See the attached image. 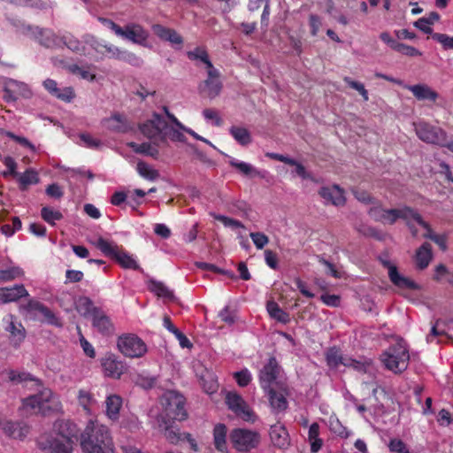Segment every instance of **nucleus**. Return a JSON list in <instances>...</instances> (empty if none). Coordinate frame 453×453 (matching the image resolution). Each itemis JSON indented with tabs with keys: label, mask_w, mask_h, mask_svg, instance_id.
I'll return each mask as SVG.
<instances>
[{
	"label": "nucleus",
	"mask_w": 453,
	"mask_h": 453,
	"mask_svg": "<svg viewBox=\"0 0 453 453\" xmlns=\"http://www.w3.org/2000/svg\"><path fill=\"white\" fill-rule=\"evenodd\" d=\"M87 453H113L109 429L96 418L87 420Z\"/></svg>",
	"instance_id": "obj_1"
},
{
	"label": "nucleus",
	"mask_w": 453,
	"mask_h": 453,
	"mask_svg": "<svg viewBox=\"0 0 453 453\" xmlns=\"http://www.w3.org/2000/svg\"><path fill=\"white\" fill-rule=\"evenodd\" d=\"M90 243L105 257L116 262L121 268L142 271L136 258L127 251L122 245H118L114 242H109L103 237H99L96 241H90Z\"/></svg>",
	"instance_id": "obj_2"
},
{
	"label": "nucleus",
	"mask_w": 453,
	"mask_h": 453,
	"mask_svg": "<svg viewBox=\"0 0 453 453\" xmlns=\"http://www.w3.org/2000/svg\"><path fill=\"white\" fill-rule=\"evenodd\" d=\"M22 408L46 416L60 411L62 405L58 396L54 395L49 388H43L38 394L24 398Z\"/></svg>",
	"instance_id": "obj_3"
},
{
	"label": "nucleus",
	"mask_w": 453,
	"mask_h": 453,
	"mask_svg": "<svg viewBox=\"0 0 453 453\" xmlns=\"http://www.w3.org/2000/svg\"><path fill=\"white\" fill-rule=\"evenodd\" d=\"M165 416L173 420L183 421L188 418L186 399L177 391L168 390L160 398Z\"/></svg>",
	"instance_id": "obj_4"
},
{
	"label": "nucleus",
	"mask_w": 453,
	"mask_h": 453,
	"mask_svg": "<svg viewBox=\"0 0 453 453\" xmlns=\"http://www.w3.org/2000/svg\"><path fill=\"white\" fill-rule=\"evenodd\" d=\"M233 448L240 453H248L258 447L261 436L258 432L246 428H234L229 434Z\"/></svg>",
	"instance_id": "obj_5"
},
{
	"label": "nucleus",
	"mask_w": 453,
	"mask_h": 453,
	"mask_svg": "<svg viewBox=\"0 0 453 453\" xmlns=\"http://www.w3.org/2000/svg\"><path fill=\"white\" fill-rule=\"evenodd\" d=\"M87 319L90 320L92 327L103 336H110L114 334L115 327L111 318L102 308L95 306L88 297Z\"/></svg>",
	"instance_id": "obj_6"
},
{
	"label": "nucleus",
	"mask_w": 453,
	"mask_h": 453,
	"mask_svg": "<svg viewBox=\"0 0 453 453\" xmlns=\"http://www.w3.org/2000/svg\"><path fill=\"white\" fill-rule=\"evenodd\" d=\"M118 349L130 358H138L147 352V345L134 334H123L117 340Z\"/></svg>",
	"instance_id": "obj_7"
},
{
	"label": "nucleus",
	"mask_w": 453,
	"mask_h": 453,
	"mask_svg": "<svg viewBox=\"0 0 453 453\" xmlns=\"http://www.w3.org/2000/svg\"><path fill=\"white\" fill-rule=\"evenodd\" d=\"M411 212L412 208L410 206L394 209H384L381 206H373L370 208L368 214L377 222L393 225L399 219H407Z\"/></svg>",
	"instance_id": "obj_8"
},
{
	"label": "nucleus",
	"mask_w": 453,
	"mask_h": 453,
	"mask_svg": "<svg viewBox=\"0 0 453 453\" xmlns=\"http://www.w3.org/2000/svg\"><path fill=\"white\" fill-rule=\"evenodd\" d=\"M415 132L418 137L426 143L444 147L448 141L447 133L442 128L426 122L415 124Z\"/></svg>",
	"instance_id": "obj_9"
},
{
	"label": "nucleus",
	"mask_w": 453,
	"mask_h": 453,
	"mask_svg": "<svg viewBox=\"0 0 453 453\" xmlns=\"http://www.w3.org/2000/svg\"><path fill=\"white\" fill-rule=\"evenodd\" d=\"M226 403L239 418L247 422H255L256 415L243 398L235 392H228L225 398Z\"/></svg>",
	"instance_id": "obj_10"
},
{
	"label": "nucleus",
	"mask_w": 453,
	"mask_h": 453,
	"mask_svg": "<svg viewBox=\"0 0 453 453\" xmlns=\"http://www.w3.org/2000/svg\"><path fill=\"white\" fill-rule=\"evenodd\" d=\"M409 358L408 350L404 346L399 343L390 346L380 356V360L387 369L406 365Z\"/></svg>",
	"instance_id": "obj_11"
},
{
	"label": "nucleus",
	"mask_w": 453,
	"mask_h": 453,
	"mask_svg": "<svg viewBox=\"0 0 453 453\" xmlns=\"http://www.w3.org/2000/svg\"><path fill=\"white\" fill-rule=\"evenodd\" d=\"M54 431L59 438L67 440L69 443L77 444L80 440L81 448L85 451V438L82 434L79 437L80 430L77 426L70 420H58L54 424Z\"/></svg>",
	"instance_id": "obj_12"
},
{
	"label": "nucleus",
	"mask_w": 453,
	"mask_h": 453,
	"mask_svg": "<svg viewBox=\"0 0 453 453\" xmlns=\"http://www.w3.org/2000/svg\"><path fill=\"white\" fill-rule=\"evenodd\" d=\"M165 119L158 113H153L152 118L140 126L142 134L157 145L162 142Z\"/></svg>",
	"instance_id": "obj_13"
},
{
	"label": "nucleus",
	"mask_w": 453,
	"mask_h": 453,
	"mask_svg": "<svg viewBox=\"0 0 453 453\" xmlns=\"http://www.w3.org/2000/svg\"><path fill=\"white\" fill-rule=\"evenodd\" d=\"M24 34L31 36L37 41L42 46L46 48H53L59 44V38L54 32L48 28H41L27 25L24 27Z\"/></svg>",
	"instance_id": "obj_14"
},
{
	"label": "nucleus",
	"mask_w": 453,
	"mask_h": 453,
	"mask_svg": "<svg viewBox=\"0 0 453 453\" xmlns=\"http://www.w3.org/2000/svg\"><path fill=\"white\" fill-rule=\"evenodd\" d=\"M381 265L388 270V277L390 281L398 288L418 290L420 288L414 280L401 275L397 267L386 259H380Z\"/></svg>",
	"instance_id": "obj_15"
},
{
	"label": "nucleus",
	"mask_w": 453,
	"mask_h": 453,
	"mask_svg": "<svg viewBox=\"0 0 453 453\" xmlns=\"http://www.w3.org/2000/svg\"><path fill=\"white\" fill-rule=\"evenodd\" d=\"M208 77L199 86L203 96L213 99L218 96L222 89V83L219 81V72L213 68L207 71Z\"/></svg>",
	"instance_id": "obj_16"
},
{
	"label": "nucleus",
	"mask_w": 453,
	"mask_h": 453,
	"mask_svg": "<svg viewBox=\"0 0 453 453\" xmlns=\"http://www.w3.org/2000/svg\"><path fill=\"white\" fill-rule=\"evenodd\" d=\"M119 37L131 41L134 43L145 46L149 38V33L139 24L129 23L122 27V35Z\"/></svg>",
	"instance_id": "obj_17"
},
{
	"label": "nucleus",
	"mask_w": 453,
	"mask_h": 453,
	"mask_svg": "<svg viewBox=\"0 0 453 453\" xmlns=\"http://www.w3.org/2000/svg\"><path fill=\"white\" fill-rule=\"evenodd\" d=\"M23 309L26 310L28 313H41L44 317L46 322L50 325L62 326L60 319L54 314V312L51 311L43 303L35 299L28 300L27 304L23 306Z\"/></svg>",
	"instance_id": "obj_18"
},
{
	"label": "nucleus",
	"mask_w": 453,
	"mask_h": 453,
	"mask_svg": "<svg viewBox=\"0 0 453 453\" xmlns=\"http://www.w3.org/2000/svg\"><path fill=\"white\" fill-rule=\"evenodd\" d=\"M43 87L52 96L65 103L71 102L75 96L73 88H58L57 81L50 78L43 81Z\"/></svg>",
	"instance_id": "obj_19"
},
{
	"label": "nucleus",
	"mask_w": 453,
	"mask_h": 453,
	"mask_svg": "<svg viewBox=\"0 0 453 453\" xmlns=\"http://www.w3.org/2000/svg\"><path fill=\"white\" fill-rule=\"evenodd\" d=\"M319 194L326 203H331L335 206H342L346 203L344 190L338 185L323 187L319 189Z\"/></svg>",
	"instance_id": "obj_20"
},
{
	"label": "nucleus",
	"mask_w": 453,
	"mask_h": 453,
	"mask_svg": "<svg viewBox=\"0 0 453 453\" xmlns=\"http://www.w3.org/2000/svg\"><path fill=\"white\" fill-rule=\"evenodd\" d=\"M326 363L328 366H338L342 365L346 367L358 368L357 361L351 358L344 357L340 350L336 347L328 349L326 354Z\"/></svg>",
	"instance_id": "obj_21"
},
{
	"label": "nucleus",
	"mask_w": 453,
	"mask_h": 453,
	"mask_svg": "<svg viewBox=\"0 0 453 453\" xmlns=\"http://www.w3.org/2000/svg\"><path fill=\"white\" fill-rule=\"evenodd\" d=\"M6 377L13 384H23L27 387L28 384L32 383L35 388L42 387V382L39 379L20 370H7Z\"/></svg>",
	"instance_id": "obj_22"
},
{
	"label": "nucleus",
	"mask_w": 453,
	"mask_h": 453,
	"mask_svg": "<svg viewBox=\"0 0 453 453\" xmlns=\"http://www.w3.org/2000/svg\"><path fill=\"white\" fill-rule=\"evenodd\" d=\"M29 294L23 284H18L11 288H0V302L7 303L16 302Z\"/></svg>",
	"instance_id": "obj_23"
},
{
	"label": "nucleus",
	"mask_w": 453,
	"mask_h": 453,
	"mask_svg": "<svg viewBox=\"0 0 453 453\" xmlns=\"http://www.w3.org/2000/svg\"><path fill=\"white\" fill-rule=\"evenodd\" d=\"M270 439L273 444L280 449H286L290 444L288 433L281 424H275L271 426Z\"/></svg>",
	"instance_id": "obj_24"
},
{
	"label": "nucleus",
	"mask_w": 453,
	"mask_h": 453,
	"mask_svg": "<svg viewBox=\"0 0 453 453\" xmlns=\"http://www.w3.org/2000/svg\"><path fill=\"white\" fill-rule=\"evenodd\" d=\"M152 31L163 41L178 45H181L183 43L182 37L173 28L165 27L160 24H155L152 26Z\"/></svg>",
	"instance_id": "obj_25"
},
{
	"label": "nucleus",
	"mask_w": 453,
	"mask_h": 453,
	"mask_svg": "<svg viewBox=\"0 0 453 453\" xmlns=\"http://www.w3.org/2000/svg\"><path fill=\"white\" fill-rule=\"evenodd\" d=\"M122 398L116 395L111 394L105 399V415L111 421H117L119 418V411L122 407Z\"/></svg>",
	"instance_id": "obj_26"
},
{
	"label": "nucleus",
	"mask_w": 453,
	"mask_h": 453,
	"mask_svg": "<svg viewBox=\"0 0 453 453\" xmlns=\"http://www.w3.org/2000/svg\"><path fill=\"white\" fill-rule=\"evenodd\" d=\"M259 378L261 387L267 393L274 389H282V385L278 380L277 370H261Z\"/></svg>",
	"instance_id": "obj_27"
},
{
	"label": "nucleus",
	"mask_w": 453,
	"mask_h": 453,
	"mask_svg": "<svg viewBox=\"0 0 453 453\" xmlns=\"http://www.w3.org/2000/svg\"><path fill=\"white\" fill-rule=\"evenodd\" d=\"M2 428L5 434L14 439L22 440L29 433V426L24 423L6 421Z\"/></svg>",
	"instance_id": "obj_28"
},
{
	"label": "nucleus",
	"mask_w": 453,
	"mask_h": 453,
	"mask_svg": "<svg viewBox=\"0 0 453 453\" xmlns=\"http://www.w3.org/2000/svg\"><path fill=\"white\" fill-rule=\"evenodd\" d=\"M433 258L432 246L428 242H424L415 253L416 266L419 270L426 269Z\"/></svg>",
	"instance_id": "obj_29"
},
{
	"label": "nucleus",
	"mask_w": 453,
	"mask_h": 453,
	"mask_svg": "<svg viewBox=\"0 0 453 453\" xmlns=\"http://www.w3.org/2000/svg\"><path fill=\"white\" fill-rule=\"evenodd\" d=\"M108 51L111 52L115 58L126 62L133 66L139 67L143 64L142 58L128 50H122L117 47H110L108 48Z\"/></svg>",
	"instance_id": "obj_30"
},
{
	"label": "nucleus",
	"mask_w": 453,
	"mask_h": 453,
	"mask_svg": "<svg viewBox=\"0 0 453 453\" xmlns=\"http://www.w3.org/2000/svg\"><path fill=\"white\" fill-rule=\"evenodd\" d=\"M227 428L224 424L219 423L213 428V443L220 453H228L226 444Z\"/></svg>",
	"instance_id": "obj_31"
},
{
	"label": "nucleus",
	"mask_w": 453,
	"mask_h": 453,
	"mask_svg": "<svg viewBox=\"0 0 453 453\" xmlns=\"http://www.w3.org/2000/svg\"><path fill=\"white\" fill-rule=\"evenodd\" d=\"M407 88L412 92L418 100L435 102L438 97V94L425 84L411 85L408 86Z\"/></svg>",
	"instance_id": "obj_32"
},
{
	"label": "nucleus",
	"mask_w": 453,
	"mask_h": 453,
	"mask_svg": "<svg viewBox=\"0 0 453 453\" xmlns=\"http://www.w3.org/2000/svg\"><path fill=\"white\" fill-rule=\"evenodd\" d=\"M197 376L200 379L203 390L207 394H213L218 390L219 383L211 370H202Z\"/></svg>",
	"instance_id": "obj_33"
},
{
	"label": "nucleus",
	"mask_w": 453,
	"mask_h": 453,
	"mask_svg": "<svg viewBox=\"0 0 453 453\" xmlns=\"http://www.w3.org/2000/svg\"><path fill=\"white\" fill-rule=\"evenodd\" d=\"M159 427L165 438L172 444H177L180 441H183V434L179 429L165 420L159 423Z\"/></svg>",
	"instance_id": "obj_34"
},
{
	"label": "nucleus",
	"mask_w": 453,
	"mask_h": 453,
	"mask_svg": "<svg viewBox=\"0 0 453 453\" xmlns=\"http://www.w3.org/2000/svg\"><path fill=\"white\" fill-rule=\"evenodd\" d=\"M74 443H69L67 440L56 437L47 441V447L51 453H73Z\"/></svg>",
	"instance_id": "obj_35"
},
{
	"label": "nucleus",
	"mask_w": 453,
	"mask_h": 453,
	"mask_svg": "<svg viewBox=\"0 0 453 453\" xmlns=\"http://www.w3.org/2000/svg\"><path fill=\"white\" fill-rule=\"evenodd\" d=\"M266 310L271 318L282 324H288L290 321V316L288 312L283 311L280 305L274 302L270 301L266 304Z\"/></svg>",
	"instance_id": "obj_36"
},
{
	"label": "nucleus",
	"mask_w": 453,
	"mask_h": 453,
	"mask_svg": "<svg viewBox=\"0 0 453 453\" xmlns=\"http://www.w3.org/2000/svg\"><path fill=\"white\" fill-rule=\"evenodd\" d=\"M134 383L143 388H150L155 386L157 378L151 375L148 370H140L138 372L132 374Z\"/></svg>",
	"instance_id": "obj_37"
},
{
	"label": "nucleus",
	"mask_w": 453,
	"mask_h": 453,
	"mask_svg": "<svg viewBox=\"0 0 453 453\" xmlns=\"http://www.w3.org/2000/svg\"><path fill=\"white\" fill-rule=\"evenodd\" d=\"M181 131L182 130L179 129L178 127L170 126L165 121V127H164L161 144H167L168 139L173 142H185L186 137Z\"/></svg>",
	"instance_id": "obj_38"
},
{
	"label": "nucleus",
	"mask_w": 453,
	"mask_h": 453,
	"mask_svg": "<svg viewBox=\"0 0 453 453\" xmlns=\"http://www.w3.org/2000/svg\"><path fill=\"white\" fill-rule=\"evenodd\" d=\"M107 127L119 133H126L130 129L127 118L121 114H114L106 120Z\"/></svg>",
	"instance_id": "obj_39"
},
{
	"label": "nucleus",
	"mask_w": 453,
	"mask_h": 453,
	"mask_svg": "<svg viewBox=\"0 0 453 453\" xmlns=\"http://www.w3.org/2000/svg\"><path fill=\"white\" fill-rule=\"evenodd\" d=\"M128 145L135 153L149 156L155 159L158 157L159 151L157 148L150 142L136 143L132 142Z\"/></svg>",
	"instance_id": "obj_40"
},
{
	"label": "nucleus",
	"mask_w": 453,
	"mask_h": 453,
	"mask_svg": "<svg viewBox=\"0 0 453 453\" xmlns=\"http://www.w3.org/2000/svg\"><path fill=\"white\" fill-rule=\"evenodd\" d=\"M230 134L242 146L250 144L252 141L250 133L245 127L232 126L229 129Z\"/></svg>",
	"instance_id": "obj_41"
},
{
	"label": "nucleus",
	"mask_w": 453,
	"mask_h": 453,
	"mask_svg": "<svg viewBox=\"0 0 453 453\" xmlns=\"http://www.w3.org/2000/svg\"><path fill=\"white\" fill-rule=\"evenodd\" d=\"M18 177L19 189L22 191L27 190L28 186L39 182L37 173L31 168L27 169L22 174H19Z\"/></svg>",
	"instance_id": "obj_42"
},
{
	"label": "nucleus",
	"mask_w": 453,
	"mask_h": 453,
	"mask_svg": "<svg viewBox=\"0 0 453 453\" xmlns=\"http://www.w3.org/2000/svg\"><path fill=\"white\" fill-rule=\"evenodd\" d=\"M278 389L268 392L269 400L272 408L276 411L286 410L288 402L285 395L281 392H277Z\"/></svg>",
	"instance_id": "obj_43"
},
{
	"label": "nucleus",
	"mask_w": 453,
	"mask_h": 453,
	"mask_svg": "<svg viewBox=\"0 0 453 453\" xmlns=\"http://www.w3.org/2000/svg\"><path fill=\"white\" fill-rule=\"evenodd\" d=\"M5 87L8 88V91L12 93H15V95L19 96L27 97L30 95V90L28 89L27 86L23 83L17 81L12 79H9L5 84Z\"/></svg>",
	"instance_id": "obj_44"
},
{
	"label": "nucleus",
	"mask_w": 453,
	"mask_h": 453,
	"mask_svg": "<svg viewBox=\"0 0 453 453\" xmlns=\"http://www.w3.org/2000/svg\"><path fill=\"white\" fill-rule=\"evenodd\" d=\"M328 426L331 432L342 438H348L351 435V432L349 431L334 415L330 416Z\"/></svg>",
	"instance_id": "obj_45"
},
{
	"label": "nucleus",
	"mask_w": 453,
	"mask_h": 453,
	"mask_svg": "<svg viewBox=\"0 0 453 453\" xmlns=\"http://www.w3.org/2000/svg\"><path fill=\"white\" fill-rule=\"evenodd\" d=\"M150 289L153 293H155L158 297L165 298V299H173V293L170 290L164 283L151 280L150 281Z\"/></svg>",
	"instance_id": "obj_46"
},
{
	"label": "nucleus",
	"mask_w": 453,
	"mask_h": 453,
	"mask_svg": "<svg viewBox=\"0 0 453 453\" xmlns=\"http://www.w3.org/2000/svg\"><path fill=\"white\" fill-rule=\"evenodd\" d=\"M188 58L190 60L202 61L203 64H205V65L207 67V71L214 68L211 61L209 58V55L204 49L197 47L193 51H188Z\"/></svg>",
	"instance_id": "obj_47"
},
{
	"label": "nucleus",
	"mask_w": 453,
	"mask_h": 453,
	"mask_svg": "<svg viewBox=\"0 0 453 453\" xmlns=\"http://www.w3.org/2000/svg\"><path fill=\"white\" fill-rule=\"evenodd\" d=\"M136 169L141 176L150 180H155L159 176V173L157 170L152 169L147 163L143 161L137 163Z\"/></svg>",
	"instance_id": "obj_48"
},
{
	"label": "nucleus",
	"mask_w": 453,
	"mask_h": 453,
	"mask_svg": "<svg viewBox=\"0 0 453 453\" xmlns=\"http://www.w3.org/2000/svg\"><path fill=\"white\" fill-rule=\"evenodd\" d=\"M21 275H23V271L17 266L0 270V283L13 280Z\"/></svg>",
	"instance_id": "obj_49"
},
{
	"label": "nucleus",
	"mask_w": 453,
	"mask_h": 453,
	"mask_svg": "<svg viewBox=\"0 0 453 453\" xmlns=\"http://www.w3.org/2000/svg\"><path fill=\"white\" fill-rule=\"evenodd\" d=\"M229 165L236 168L241 173L245 176H250L252 174H257L258 172L250 164L245 162L237 161L234 158L229 160Z\"/></svg>",
	"instance_id": "obj_50"
},
{
	"label": "nucleus",
	"mask_w": 453,
	"mask_h": 453,
	"mask_svg": "<svg viewBox=\"0 0 453 453\" xmlns=\"http://www.w3.org/2000/svg\"><path fill=\"white\" fill-rule=\"evenodd\" d=\"M410 216H414V221L426 230V233L423 234L424 238L430 240V236H434L437 234L434 232L429 223L423 219L422 216L418 212V211L412 208V212L410 213Z\"/></svg>",
	"instance_id": "obj_51"
},
{
	"label": "nucleus",
	"mask_w": 453,
	"mask_h": 453,
	"mask_svg": "<svg viewBox=\"0 0 453 453\" xmlns=\"http://www.w3.org/2000/svg\"><path fill=\"white\" fill-rule=\"evenodd\" d=\"M7 331L10 332L11 335L18 342H20L25 339L26 331L24 326L19 323L16 324L13 321H11L9 326L6 328Z\"/></svg>",
	"instance_id": "obj_52"
},
{
	"label": "nucleus",
	"mask_w": 453,
	"mask_h": 453,
	"mask_svg": "<svg viewBox=\"0 0 453 453\" xmlns=\"http://www.w3.org/2000/svg\"><path fill=\"white\" fill-rule=\"evenodd\" d=\"M214 219L221 222L226 227L232 228H245L244 225L235 219H232L221 214L211 213Z\"/></svg>",
	"instance_id": "obj_53"
},
{
	"label": "nucleus",
	"mask_w": 453,
	"mask_h": 453,
	"mask_svg": "<svg viewBox=\"0 0 453 453\" xmlns=\"http://www.w3.org/2000/svg\"><path fill=\"white\" fill-rule=\"evenodd\" d=\"M41 216L47 223L54 225L55 221L60 220L63 215L58 211H54L50 207H43L41 210Z\"/></svg>",
	"instance_id": "obj_54"
},
{
	"label": "nucleus",
	"mask_w": 453,
	"mask_h": 453,
	"mask_svg": "<svg viewBox=\"0 0 453 453\" xmlns=\"http://www.w3.org/2000/svg\"><path fill=\"white\" fill-rule=\"evenodd\" d=\"M102 368H123L119 357L113 353L108 352L101 360Z\"/></svg>",
	"instance_id": "obj_55"
},
{
	"label": "nucleus",
	"mask_w": 453,
	"mask_h": 453,
	"mask_svg": "<svg viewBox=\"0 0 453 453\" xmlns=\"http://www.w3.org/2000/svg\"><path fill=\"white\" fill-rule=\"evenodd\" d=\"M59 40L60 42H63L66 45V47L73 51H78L81 49L84 48L82 42L79 41L71 34L65 35Z\"/></svg>",
	"instance_id": "obj_56"
},
{
	"label": "nucleus",
	"mask_w": 453,
	"mask_h": 453,
	"mask_svg": "<svg viewBox=\"0 0 453 453\" xmlns=\"http://www.w3.org/2000/svg\"><path fill=\"white\" fill-rule=\"evenodd\" d=\"M250 236L257 250H262L269 242V238L262 232H251Z\"/></svg>",
	"instance_id": "obj_57"
},
{
	"label": "nucleus",
	"mask_w": 453,
	"mask_h": 453,
	"mask_svg": "<svg viewBox=\"0 0 453 453\" xmlns=\"http://www.w3.org/2000/svg\"><path fill=\"white\" fill-rule=\"evenodd\" d=\"M394 50L408 57H419L422 55V53L415 47L399 42Z\"/></svg>",
	"instance_id": "obj_58"
},
{
	"label": "nucleus",
	"mask_w": 453,
	"mask_h": 453,
	"mask_svg": "<svg viewBox=\"0 0 453 453\" xmlns=\"http://www.w3.org/2000/svg\"><path fill=\"white\" fill-rule=\"evenodd\" d=\"M196 265L200 269H203L205 271H210V272H213L216 273L226 275V276L230 277L231 279H233L234 277V275L232 272L226 271L224 269H220L219 267H218L217 265H215L213 264L200 262V263H197Z\"/></svg>",
	"instance_id": "obj_59"
},
{
	"label": "nucleus",
	"mask_w": 453,
	"mask_h": 453,
	"mask_svg": "<svg viewBox=\"0 0 453 453\" xmlns=\"http://www.w3.org/2000/svg\"><path fill=\"white\" fill-rule=\"evenodd\" d=\"M343 81L351 88L356 89L357 91H358L359 94L362 96V97H363V99L365 101H368V99H369L368 92H367V90L365 89V86L362 83H360L358 81H355L351 80L349 77H347V76L343 78Z\"/></svg>",
	"instance_id": "obj_60"
},
{
	"label": "nucleus",
	"mask_w": 453,
	"mask_h": 453,
	"mask_svg": "<svg viewBox=\"0 0 453 453\" xmlns=\"http://www.w3.org/2000/svg\"><path fill=\"white\" fill-rule=\"evenodd\" d=\"M432 37L441 43L445 50L453 49V36L446 34L434 33Z\"/></svg>",
	"instance_id": "obj_61"
},
{
	"label": "nucleus",
	"mask_w": 453,
	"mask_h": 453,
	"mask_svg": "<svg viewBox=\"0 0 453 453\" xmlns=\"http://www.w3.org/2000/svg\"><path fill=\"white\" fill-rule=\"evenodd\" d=\"M234 378L241 387L247 386L251 380V375L249 370H239L234 373Z\"/></svg>",
	"instance_id": "obj_62"
},
{
	"label": "nucleus",
	"mask_w": 453,
	"mask_h": 453,
	"mask_svg": "<svg viewBox=\"0 0 453 453\" xmlns=\"http://www.w3.org/2000/svg\"><path fill=\"white\" fill-rule=\"evenodd\" d=\"M388 448L392 453H409L405 443L398 439L391 440Z\"/></svg>",
	"instance_id": "obj_63"
},
{
	"label": "nucleus",
	"mask_w": 453,
	"mask_h": 453,
	"mask_svg": "<svg viewBox=\"0 0 453 453\" xmlns=\"http://www.w3.org/2000/svg\"><path fill=\"white\" fill-rule=\"evenodd\" d=\"M121 426L129 430L130 432H135L140 429L141 424L138 418L134 416L123 419Z\"/></svg>",
	"instance_id": "obj_64"
}]
</instances>
